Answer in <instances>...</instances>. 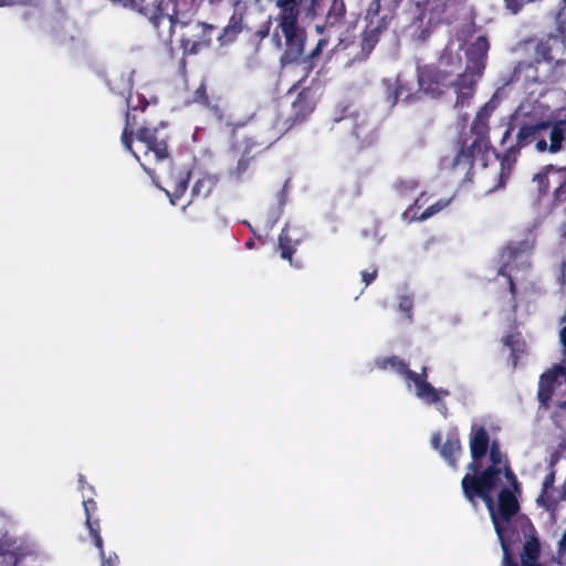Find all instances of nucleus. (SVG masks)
Returning a JSON list of instances; mask_svg holds the SVG:
<instances>
[{
	"label": "nucleus",
	"instance_id": "1",
	"mask_svg": "<svg viewBox=\"0 0 566 566\" xmlns=\"http://www.w3.org/2000/svg\"><path fill=\"white\" fill-rule=\"evenodd\" d=\"M458 49V45L450 44L444 50L434 76L436 81L441 82L443 85H453L458 95L457 104L463 105L467 99L472 97L474 84L482 75L489 43L484 36H478L468 45L465 50V71L459 74L457 80H453L450 78V75L454 71L459 70L460 66Z\"/></svg>",
	"mask_w": 566,
	"mask_h": 566
},
{
	"label": "nucleus",
	"instance_id": "2",
	"mask_svg": "<svg viewBox=\"0 0 566 566\" xmlns=\"http://www.w3.org/2000/svg\"><path fill=\"white\" fill-rule=\"evenodd\" d=\"M122 140L125 147L133 153L148 174H150V171L148 170L147 165L153 161L163 160L168 155L166 144L163 140H157L155 130L150 128L139 129L134 145L128 139L127 129H125Z\"/></svg>",
	"mask_w": 566,
	"mask_h": 566
},
{
	"label": "nucleus",
	"instance_id": "3",
	"mask_svg": "<svg viewBox=\"0 0 566 566\" xmlns=\"http://www.w3.org/2000/svg\"><path fill=\"white\" fill-rule=\"evenodd\" d=\"M514 119L520 122V132L517 134L518 146H524L534 139L541 137L542 130L549 126L547 120H542V106H533L521 104L514 114Z\"/></svg>",
	"mask_w": 566,
	"mask_h": 566
},
{
	"label": "nucleus",
	"instance_id": "4",
	"mask_svg": "<svg viewBox=\"0 0 566 566\" xmlns=\"http://www.w3.org/2000/svg\"><path fill=\"white\" fill-rule=\"evenodd\" d=\"M560 339L565 347L562 363L543 374L539 380L538 398L542 403H546L552 395L566 392V327L560 333ZM560 405L566 407V399Z\"/></svg>",
	"mask_w": 566,
	"mask_h": 566
},
{
	"label": "nucleus",
	"instance_id": "5",
	"mask_svg": "<svg viewBox=\"0 0 566 566\" xmlns=\"http://www.w3.org/2000/svg\"><path fill=\"white\" fill-rule=\"evenodd\" d=\"M392 368L399 373H403L408 379V387L413 385L415 395L426 403H433L440 401L447 391L434 389L429 382L423 380L420 376L410 371L406 365L397 358L388 359L384 363L382 368Z\"/></svg>",
	"mask_w": 566,
	"mask_h": 566
},
{
	"label": "nucleus",
	"instance_id": "6",
	"mask_svg": "<svg viewBox=\"0 0 566 566\" xmlns=\"http://www.w3.org/2000/svg\"><path fill=\"white\" fill-rule=\"evenodd\" d=\"M566 129V122H558L551 130L549 139L551 145L547 147V143L544 139H538L536 143V149L539 153L549 150L551 153H557L560 150V143L564 139V132Z\"/></svg>",
	"mask_w": 566,
	"mask_h": 566
},
{
	"label": "nucleus",
	"instance_id": "7",
	"mask_svg": "<svg viewBox=\"0 0 566 566\" xmlns=\"http://www.w3.org/2000/svg\"><path fill=\"white\" fill-rule=\"evenodd\" d=\"M488 443L489 438L485 430L481 427H473L470 439V448L474 461L485 454Z\"/></svg>",
	"mask_w": 566,
	"mask_h": 566
},
{
	"label": "nucleus",
	"instance_id": "8",
	"mask_svg": "<svg viewBox=\"0 0 566 566\" xmlns=\"http://www.w3.org/2000/svg\"><path fill=\"white\" fill-rule=\"evenodd\" d=\"M168 182V188H165L166 193L170 197L172 205L176 203V199L179 198L187 189L188 174L179 171L176 176L172 172Z\"/></svg>",
	"mask_w": 566,
	"mask_h": 566
},
{
	"label": "nucleus",
	"instance_id": "9",
	"mask_svg": "<svg viewBox=\"0 0 566 566\" xmlns=\"http://www.w3.org/2000/svg\"><path fill=\"white\" fill-rule=\"evenodd\" d=\"M345 12L346 7L344 0H331V4L326 14V23L329 25L339 23L344 19Z\"/></svg>",
	"mask_w": 566,
	"mask_h": 566
},
{
	"label": "nucleus",
	"instance_id": "10",
	"mask_svg": "<svg viewBox=\"0 0 566 566\" xmlns=\"http://www.w3.org/2000/svg\"><path fill=\"white\" fill-rule=\"evenodd\" d=\"M460 441L457 437L447 440L441 450V455L451 464H455V457L460 452Z\"/></svg>",
	"mask_w": 566,
	"mask_h": 566
},
{
	"label": "nucleus",
	"instance_id": "11",
	"mask_svg": "<svg viewBox=\"0 0 566 566\" xmlns=\"http://www.w3.org/2000/svg\"><path fill=\"white\" fill-rule=\"evenodd\" d=\"M84 509H85V513H86V524L90 528L91 535L94 538L96 547L101 551V555L103 556L104 553L102 549V545H103L102 538L99 536L98 530L93 526V524L91 523V520H90V511H91V509H95V503L93 501H85Z\"/></svg>",
	"mask_w": 566,
	"mask_h": 566
},
{
	"label": "nucleus",
	"instance_id": "12",
	"mask_svg": "<svg viewBox=\"0 0 566 566\" xmlns=\"http://www.w3.org/2000/svg\"><path fill=\"white\" fill-rule=\"evenodd\" d=\"M279 244L281 249V255L283 259L291 260V255L293 253V250L291 248V239L287 235L286 231H283L279 238Z\"/></svg>",
	"mask_w": 566,
	"mask_h": 566
},
{
	"label": "nucleus",
	"instance_id": "13",
	"mask_svg": "<svg viewBox=\"0 0 566 566\" xmlns=\"http://www.w3.org/2000/svg\"><path fill=\"white\" fill-rule=\"evenodd\" d=\"M448 202H438L436 205L430 206L421 216L419 217L420 220H424L431 216H433L436 212L442 210L444 207H447Z\"/></svg>",
	"mask_w": 566,
	"mask_h": 566
},
{
	"label": "nucleus",
	"instance_id": "14",
	"mask_svg": "<svg viewBox=\"0 0 566 566\" xmlns=\"http://www.w3.org/2000/svg\"><path fill=\"white\" fill-rule=\"evenodd\" d=\"M533 181L537 184V187H538L539 191L546 190V188H547V172L546 171H542V172L535 175Z\"/></svg>",
	"mask_w": 566,
	"mask_h": 566
},
{
	"label": "nucleus",
	"instance_id": "15",
	"mask_svg": "<svg viewBox=\"0 0 566 566\" xmlns=\"http://www.w3.org/2000/svg\"><path fill=\"white\" fill-rule=\"evenodd\" d=\"M324 0H310L308 12L313 17L316 15L322 7Z\"/></svg>",
	"mask_w": 566,
	"mask_h": 566
},
{
	"label": "nucleus",
	"instance_id": "16",
	"mask_svg": "<svg viewBox=\"0 0 566 566\" xmlns=\"http://www.w3.org/2000/svg\"><path fill=\"white\" fill-rule=\"evenodd\" d=\"M376 274H377V271L376 270H373L371 272H363V280L365 281L366 284H369L370 282H373L376 277Z\"/></svg>",
	"mask_w": 566,
	"mask_h": 566
},
{
	"label": "nucleus",
	"instance_id": "17",
	"mask_svg": "<svg viewBox=\"0 0 566 566\" xmlns=\"http://www.w3.org/2000/svg\"><path fill=\"white\" fill-rule=\"evenodd\" d=\"M419 83H420L421 86L426 87V90L431 91L432 93L436 92V90L431 88L429 85L426 86V77H424L423 74L420 75Z\"/></svg>",
	"mask_w": 566,
	"mask_h": 566
},
{
	"label": "nucleus",
	"instance_id": "18",
	"mask_svg": "<svg viewBox=\"0 0 566 566\" xmlns=\"http://www.w3.org/2000/svg\"><path fill=\"white\" fill-rule=\"evenodd\" d=\"M19 0H0V7L11 6L17 3Z\"/></svg>",
	"mask_w": 566,
	"mask_h": 566
},
{
	"label": "nucleus",
	"instance_id": "19",
	"mask_svg": "<svg viewBox=\"0 0 566 566\" xmlns=\"http://www.w3.org/2000/svg\"><path fill=\"white\" fill-rule=\"evenodd\" d=\"M115 562H116V557L114 558V560L112 557H109L107 560L103 562L102 566H113L115 564Z\"/></svg>",
	"mask_w": 566,
	"mask_h": 566
},
{
	"label": "nucleus",
	"instance_id": "20",
	"mask_svg": "<svg viewBox=\"0 0 566 566\" xmlns=\"http://www.w3.org/2000/svg\"><path fill=\"white\" fill-rule=\"evenodd\" d=\"M325 43L326 42L324 40H319L314 51V54L318 53V51L323 48V45H325Z\"/></svg>",
	"mask_w": 566,
	"mask_h": 566
},
{
	"label": "nucleus",
	"instance_id": "21",
	"mask_svg": "<svg viewBox=\"0 0 566 566\" xmlns=\"http://www.w3.org/2000/svg\"><path fill=\"white\" fill-rule=\"evenodd\" d=\"M400 306L405 310H408L410 307V302L409 301H403L401 302Z\"/></svg>",
	"mask_w": 566,
	"mask_h": 566
},
{
	"label": "nucleus",
	"instance_id": "22",
	"mask_svg": "<svg viewBox=\"0 0 566 566\" xmlns=\"http://www.w3.org/2000/svg\"><path fill=\"white\" fill-rule=\"evenodd\" d=\"M560 546L566 549V532H565V535L563 536L562 541H560Z\"/></svg>",
	"mask_w": 566,
	"mask_h": 566
},
{
	"label": "nucleus",
	"instance_id": "23",
	"mask_svg": "<svg viewBox=\"0 0 566 566\" xmlns=\"http://www.w3.org/2000/svg\"><path fill=\"white\" fill-rule=\"evenodd\" d=\"M269 34V27L264 31H260V36L265 38Z\"/></svg>",
	"mask_w": 566,
	"mask_h": 566
},
{
	"label": "nucleus",
	"instance_id": "24",
	"mask_svg": "<svg viewBox=\"0 0 566 566\" xmlns=\"http://www.w3.org/2000/svg\"><path fill=\"white\" fill-rule=\"evenodd\" d=\"M438 440H439V437L438 436H433L432 438V444L437 448L438 446Z\"/></svg>",
	"mask_w": 566,
	"mask_h": 566
},
{
	"label": "nucleus",
	"instance_id": "25",
	"mask_svg": "<svg viewBox=\"0 0 566 566\" xmlns=\"http://www.w3.org/2000/svg\"><path fill=\"white\" fill-rule=\"evenodd\" d=\"M470 469H472L473 471H475V470H476V464H475V462H473V463H471V464H470Z\"/></svg>",
	"mask_w": 566,
	"mask_h": 566
},
{
	"label": "nucleus",
	"instance_id": "26",
	"mask_svg": "<svg viewBox=\"0 0 566 566\" xmlns=\"http://www.w3.org/2000/svg\"><path fill=\"white\" fill-rule=\"evenodd\" d=\"M566 186V181H565V185L563 187H560L558 190H557V193H562L563 192V188Z\"/></svg>",
	"mask_w": 566,
	"mask_h": 566
},
{
	"label": "nucleus",
	"instance_id": "27",
	"mask_svg": "<svg viewBox=\"0 0 566 566\" xmlns=\"http://www.w3.org/2000/svg\"><path fill=\"white\" fill-rule=\"evenodd\" d=\"M505 343H506V345H509V346H513V344H512V342H511V339H510V338H507V339L505 340Z\"/></svg>",
	"mask_w": 566,
	"mask_h": 566
},
{
	"label": "nucleus",
	"instance_id": "28",
	"mask_svg": "<svg viewBox=\"0 0 566 566\" xmlns=\"http://www.w3.org/2000/svg\"><path fill=\"white\" fill-rule=\"evenodd\" d=\"M316 30H317L318 32H321L322 27L317 25V27H316Z\"/></svg>",
	"mask_w": 566,
	"mask_h": 566
}]
</instances>
